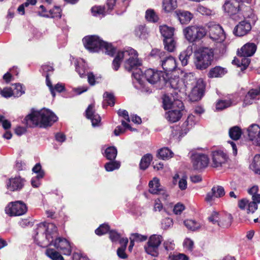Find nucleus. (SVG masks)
<instances>
[{"label":"nucleus","instance_id":"nucleus-12","mask_svg":"<svg viewBox=\"0 0 260 260\" xmlns=\"http://www.w3.org/2000/svg\"><path fill=\"white\" fill-rule=\"evenodd\" d=\"M209 34L212 40L218 43L222 42L225 39L222 28L218 24H214L210 26Z\"/></svg>","mask_w":260,"mask_h":260},{"label":"nucleus","instance_id":"nucleus-63","mask_svg":"<svg viewBox=\"0 0 260 260\" xmlns=\"http://www.w3.org/2000/svg\"><path fill=\"white\" fill-rule=\"evenodd\" d=\"M109 237L112 242H116L120 239V236L117 232L111 231L109 232Z\"/></svg>","mask_w":260,"mask_h":260},{"label":"nucleus","instance_id":"nucleus-22","mask_svg":"<svg viewBox=\"0 0 260 260\" xmlns=\"http://www.w3.org/2000/svg\"><path fill=\"white\" fill-rule=\"evenodd\" d=\"M256 50V45L253 43L248 42L243 46L238 53L241 57L252 56Z\"/></svg>","mask_w":260,"mask_h":260},{"label":"nucleus","instance_id":"nucleus-45","mask_svg":"<svg viewBox=\"0 0 260 260\" xmlns=\"http://www.w3.org/2000/svg\"><path fill=\"white\" fill-rule=\"evenodd\" d=\"M184 224L188 230L192 231L197 230L201 227L199 223L193 220H186L184 221Z\"/></svg>","mask_w":260,"mask_h":260},{"label":"nucleus","instance_id":"nucleus-38","mask_svg":"<svg viewBox=\"0 0 260 260\" xmlns=\"http://www.w3.org/2000/svg\"><path fill=\"white\" fill-rule=\"evenodd\" d=\"M230 137L234 140H237L240 139L242 132L241 128L238 126H235L231 127L229 132Z\"/></svg>","mask_w":260,"mask_h":260},{"label":"nucleus","instance_id":"nucleus-1","mask_svg":"<svg viewBox=\"0 0 260 260\" xmlns=\"http://www.w3.org/2000/svg\"><path fill=\"white\" fill-rule=\"evenodd\" d=\"M35 240L42 246L53 245L64 255L71 254V246L66 239L58 237L57 227L52 223H41L36 230Z\"/></svg>","mask_w":260,"mask_h":260},{"label":"nucleus","instance_id":"nucleus-5","mask_svg":"<svg viewBox=\"0 0 260 260\" xmlns=\"http://www.w3.org/2000/svg\"><path fill=\"white\" fill-rule=\"evenodd\" d=\"M206 34V28L201 25H190L183 29V34L185 39L191 43L200 41Z\"/></svg>","mask_w":260,"mask_h":260},{"label":"nucleus","instance_id":"nucleus-42","mask_svg":"<svg viewBox=\"0 0 260 260\" xmlns=\"http://www.w3.org/2000/svg\"><path fill=\"white\" fill-rule=\"evenodd\" d=\"M232 104L231 100H220L216 104V109L217 110H222L230 107Z\"/></svg>","mask_w":260,"mask_h":260},{"label":"nucleus","instance_id":"nucleus-8","mask_svg":"<svg viewBox=\"0 0 260 260\" xmlns=\"http://www.w3.org/2000/svg\"><path fill=\"white\" fill-rule=\"evenodd\" d=\"M27 210L26 205L20 201L11 202L5 208L6 213L10 216H20L24 214Z\"/></svg>","mask_w":260,"mask_h":260},{"label":"nucleus","instance_id":"nucleus-47","mask_svg":"<svg viewBox=\"0 0 260 260\" xmlns=\"http://www.w3.org/2000/svg\"><path fill=\"white\" fill-rule=\"evenodd\" d=\"M120 166V163L119 161L111 160L105 165V168L107 171L111 172L119 169Z\"/></svg>","mask_w":260,"mask_h":260},{"label":"nucleus","instance_id":"nucleus-28","mask_svg":"<svg viewBox=\"0 0 260 260\" xmlns=\"http://www.w3.org/2000/svg\"><path fill=\"white\" fill-rule=\"evenodd\" d=\"M252 201L248 205L247 213L253 214L257 209V204L260 203V194H257L252 197Z\"/></svg>","mask_w":260,"mask_h":260},{"label":"nucleus","instance_id":"nucleus-51","mask_svg":"<svg viewBox=\"0 0 260 260\" xmlns=\"http://www.w3.org/2000/svg\"><path fill=\"white\" fill-rule=\"evenodd\" d=\"M104 101L107 103V105L113 106L115 104L114 95L111 93L105 92L103 95Z\"/></svg>","mask_w":260,"mask_h":260},{"label":"nucleus","instance_id":"nucleus-14","mask_svg":"<svg viewBox=\"0 0 260 260\" xmlns=\"http://www.w3.org/2000/svg\"><path fill=\"white\" fill-rule=\"evenodd\" d=\"M163 107L165 110L173 108H182L183 104L181 100L175 99L174 97L164 95L162 98Z\"/></svg>","mask_w":260,"mask_h":260},{"label":"nucleus","instance_id":"nucleus-62","mask_svg":"<svg viewBox=\"0 0 260 260\" xmlns=\"http://www.w3.org/2000/svg\"><path fill=\"white\" fill-rule=\"evenodd\" d=\"M197 10L200 13L203 15H210L212 13L211 10L202 6H199Z\"/></svg>","mask_w":260,"mask_h":260},{"label":"nucleus","instance_id":"nucleus-48","mask_svg":"<svg viewBox=\"0 0 260 260\" xmlns=\"http://www.w3.org/2000/svg\"><path fill=\"white\" fill-rule=\"evenodd\" d=\"M146 19L152 22H156L158 20V16L156 14L153 10L149 9L146 12Z\"/></svg>","mask_w":260,"mask_h":260},{"label":"nucleus","instance_id":"nucleus-53","mask_svg":"<svg viewBox=\"0 0 260 260\" xmlns=\"http://www.w3.org/2000/svg\"><path fill=\"white\" fill-rule=\"evenodd\" d=\"M198 80L192 73L187 74L185 77V81L187 85H193Z\"/></svg>","mask_w":260,"mask_h":260},{"label":"nucleus","instance_id":"nucleus-23","mask_svg":"<svg viewBox=\"0 0 260 260\" xmlns=\"http://www.w3.org/2000/svg\"><path fill=\"white\" fill-rule=\"evenodd\" d=\"M24 180L19 176L10 178L7 183V188L11 191L21 189L24 186Z\"/></svg>","mask_w":260,"mask_h":260},{"label":"nucleus","instance_id":"nucleus-34","mask_svg":"<svg viewBox=\"0 0 260 260\" xmlns=\"http://www.w3.org/2000/svg\"><path fill=\"white\" fill-rule=\"evenodd\" d=\"M192 54V48L188 47L187 49L182 52L179 55V59L181 62L182 65L186 66L188 63V60Z\"/></svg>","mask_w":260,"mask_h":260},{"label":"nucleus","instance_id":"nucleus-44","mask_svg":"<svg viewBox=\"0 0 260 260\" xmlns=\"http://www.w3.org/2000/svg\"><path fill=\"white\" fill-rule=\"evenodd\" d=\"M241 60L239 59H234L233 60V63H235L238 67L242 66L241 70H245L247 68L250 63V59L247 58V57H241Z\"/></svg>","mask_w":260,"mask_h":260},{"label":"nucleus","instance_id":"nucleus-17","mask_svg":"<svg viewBox=\"0 0 260 260\" xmlns=\"http://www.w3.org/2000/svg\"><path fill=\"white\" fill-rule=\"evenodd\" d=\"M127 57L128 58L126 59L124 62V67L126 70L131 71L136 69L141 64L138 58V53L136 50L135 53L130 54Z\"/></svg>","mask_w":260,"mask_h":260},{"label":"nucleus","instance_id":"nucleus-2","mask_svg":"<svg viewBox=\"0 0 260 260\" xmlns=\"http://www.w3.org/2000/svg\"><path fill=\"white\" fill-rule=\"evenodd\" d=\"M57 120V116L50 110L43 109L40 111H32L23 120L27 126L34 127L40 123L44 126H50Z\"/></svg>","mask_w":260,"mask_h":260},{"label":"nucleus","instance_id":"nucleus-13","mask_svg":"<svg viewBox=\"0 0 260 260\" xmlns=\"http://www.w3.org/2000/svg\"><path fill=\"white\" fill-rule=\"evenodd\" d=\"M248 138L253 144L260 146V127L256 124L251 125L247 130Z\"/></svg>","mask_w":260,"mask_h":260},{"label":"nucleus","instance_id":"nucleus-7","mask_svg":"<svg viewBox=\"0 0 260 260\" xmlns=\"http://www.w3.org/2000/svg\"><path fill=\"white\" fill-rule=\"evenodd\" d=\"M162 240V237L160 235L151 236L145 246V251L153 256H157L158 255V247Z\"/></svg>","mask_w":260,"mask_h":260},{"label":"nucleus","instance_id":"nucleus-41","mask_svg":"<svg viewBox=\"0 0 260 260\" xmlns=\"http://www.w3.org/2000/svg\"><path fill=\"white\" fill-rule=\"evenodd\" d=\"M45 253L52 260H64L62 256L54 249H47L46 250Z\"/></svg>","mask_w":260,"mask_h":260},{"label":"nucleus","instance_id":"nucleus-36","mask_svg":"<svg viewBox=\"0 0 260 260\" xmlns=\"http://www.w3.org/2000/svg\"><path fill=\"white\" fill-rule=\"evenodd\" d=\"M232 216L231 214L226 215L222 217L220 216L218 226L223 228H228L231 224Z\"/></svg>","mask_w":260,"mask_h":260},{"label":"nucleus","instance_id":"nucleus-52","mask_svg":"<svg viewBox=\"0 0 260 260\" xmlns=\"http://www.w3.org/2000/svg\"><path fill=\"white\" fill-rule=\"evenodd\" d=\"M166 53L163 51H161L158 49H153L150 52V55L154 57L157 59H159V61L165 57V55Z\"/></svg>","mask_w":260,"mask_h":260},{"label":"nucleus","instance_id":"nucleus-58","mask_svg":"<svg viewBox=\"0 0 260 260\" xmlns=\"http://www.w3.org/2000/svg\"><path fill=\"white\" fill-rule=\"evenodd\" d=\"M194 243L189 238H186L183 242V246L189 251H191L193 248Z\"/></svg>","mask_w":260,"mask_h":260},{"label":"nucleus","instance_id":"nucleus-20","mask_svg":"<svg viewBox=\"0 0 260 260\" xmlns=\"http://www.w3.org/2000/svg\"><path fill=\"white\" fill-rule=\"evenodd\" d=\"M184 109V106L181 109L179 108L171 109V110L166 113L165 116L166 119L172 123L179 121L182 116V112Z\"/></svg>","mask_w":260,"mask_h":260},{"label":"nucleus","instance_id":"nucleus-9","mask_svg":"<svg viewBox=\"0 0 260 260\" xmlns=\"http://www.w3.org/2000/svg\"><path fill=\"white\" fill-rule=\"evenodd\" d=\"M192 166L194 170H202L206 168L209 164L208 156L202 153H194L191 156Z\"/></svg>","mask_w":260,"mask_h":260},{"label":"nucleus","instance_id":"nucleus-3","mask_svg":"<svg viewBox=\"0 0 260 260\" xmlns=\"http://www.w3.org/2000/svg\"><path fill=\"white\" fill-rule=\"evenodd\" d=\"M84 47L90 52H98L100 49H104L105 53L113 56L115 53V48L111 44L101 40L97 36H86L83 39Z\"/></svg>","mask_w":260,"mask_h":260},{"label":"nucleus","instance_id":"nucleus-49","mask_svg":"<svg viewBox=\"0 0 260 260\" xmlns=\"http://www.w3.org/2000/svg\"><path fill=\"white\" fill-rule=\"evenodd\" d=\"M13 95L15 98H18L25 93V89L20 83L15 84V87L12 89Z\"/></svg>","mask_w":260,"mask_h":260},{"label":"nucleus","instance_id":"nucleus-29","mask_svg":"<svg viewBox=\"0 0 260 260\" xmlns=\"http://www.w3.org/2000/svg\"><path fill=\"white\" fill-rule=\"evenodd\" d=\"M259 93L260 86L258 90L256 89H252L250 90L245 97L243 104L245 105L251 104L252 103L253 100L255 99Z\"/></svg>","mask_w":260,"mask_h":260},{"label":"nucleus","instance_id":"nucleus-56","mask_svg":"<svg viewBox=\"0 0 260 260\" xmlns=\"http://www.w3.org/2000/svg\"><path fill=\"white\" fill-rule=\"evenodd\" d=\"M32 171L37 174L38 178H42L44 175V173L41 169V166L40 164H37L35 167L32 168Z\"/></svg>","mask_w":260,"mask_h":260},{"label":"nucleus","instance_id":"nucleus-37","mask_svg":"<svg viewBox=\"0 0 260 260\" xmlns=\"http://www.w3.org/2000/svg\"><path fill=\"white\" fill-rule=\"evenodd\" d=\"M162 7L166 12H169L176 8L177 2L176 0H163Z\"/></svg>","mask_w":260,"mask_h":260},{"label":"nucleus","instance_id":"nucleus-24","mask_svg":"<svg viewBox=\"0 0 260 260\" xmlns=\"http://www.w3.org/2000/svg\"><path fill=\"white\" fill-rule=\"evenodd\" d=\"M161 74V73L157 71L149 69L145 71L144 77L149 83L154 84L160 80Z\"/></svg>","mask_w":260,"mask_h":260},{"label":"nucleus","instance_id":"nucleus-43","mask_svg":"<svg viewBox=\"0 0 260 260\" xmlns=\"http://www.w3.org/2000/svg\"><path fill=\"white\" fill-rule=\"evenodd\" d=\"M250 167L255 173L260 174V155L254 157Z\"/></svg>","mask_w":260,"mask_h":260},{"label":"nucleus","instance_id":"nucleus-33","mask_svg":"<svg viewBox=\"0 0 260 260\" xmlns=\"http://www.w3.org/2000/svg\"><path fill=\"white\" fill-rule=\"evenodd\" d=\"M173 152L168 148L164 147L160 149L157 152V156L163 160L169 159L173 157Z\"/></svg>","mask_w":260,"mask_h":260},{"label":"nucleus","instance_id":"nucleus-57","mask_svg":"<svg viewBox=\"0 0 260 260\" xmlns=\"http://www.w3.org/2000/svg\"><path fill=\"white\" fill-rule=\"evenodd\" d=\"M208 219L213 224H217L218 225V222H219L220 219V215L219 213L214 211L211 216L209 217Z\"/></svg>","mask_w":260,"mask_h":260},{"label":"nucleus","instance_id":"nucleus-30","mask_svg":"<svg viewBox=\"0 0 260 260\" xmlns=\"http://www.w3.org/2000/svg\"><path fill=\"white\" fill-rule=\"evenodd\" d=\"M159 30L164 39L172 38L174 36V29L173 27L164 25L159 26Z\"/></svg>","mask_w":260,"mask_h":260},{"label":"nucleus","instance_id":"nucleus-64","mask_svg":"<svg viewBox=\"0 0 260 260\" xmlns=\"http://www.w3.org/2000/svg\"><path fill=\"white\" fill-rule=\"evenodd\" d=\"M184 210V205L183 204L178 203L174 207L173 212L175 214H180Z\"/></svg>","mask_w":260,"mask_h":260},{"label":"nucleus","instance_id":"nucleus-18","mask_svg":"<svg viewBox=\"0 0 260 260\" xmlns=\"http://www.w3.org/2000/svg\"><path fill=\"white\" fill-rule=\"evenodd\" d=\"M135 50L131 48H129L124 51L119 52L113 61V69L115 71H117L120 66L121 60L123 58L126 59L127 57L129 56L130 54L135 53Z\"/></svg>","mask_w":260,"mask_h":260},{"label":"nucleus","instance_id":"nucleus-32","mask_svg":"<svg viewBox=\"0 0 260 260\" xmlns=\"http://www.w3.org/2000/svg\"><path fill=\"white\" fill-rule=\"evenodd\" d=\"M39 15L41 16L45 17L60 18L61 9L59 7L55 6L53 9L50 10L48 14H45L39 12Z\"/></svg>","mask_w":260,"mask_h":260},{"label":"nucleus","instance_id":"nucleus-25","mask_svg":"<svg viewBox=\"0 0 260 260\" xmlns=\"http://www.w3.org/2000/svg\"><path fill=\"white\" fill-rule=\"evenodd\" d=\"M93 108V104L88 106L86 110V116L88 119L91 120L92 125L94 127L99 125L101 119L100 115L95 112Z\"/></svg>","mask_w":260,"mask_h":260},{"label":"nucleus","instance_id":"nucleus-16","mask_svg":"<svg viewBox=\"0 0 260 260\" xmlns=\"http://www.w3.org/2000/svg\"><path fill=\"white\" fill-rule=\"evenodd\" d=\"M160 64L165 72H172L177 68V64L175 58L170 56L165 55V57L160 61Z\"/></svg>","mask_w":260,"mask_h":260},{"label":"nucleus","instance_id":"nucleus-11","mask_svg":"<svg viewBox=\"0 0 260 260\" xmlns=\"http://www.w3.org/2000/svg\"><path fill=\"white\" fill-rule=\"evenodd\" d=\"M227 154L221 150L213 151L212 153V166L214 168L221 167L228 160Z\"/></svg>","mask_w":260,"mask_h":260},{"label":"nucleus","instance_id":"nucleus-39","mask_svg":"<svg viewBox=\"0 0 260 260\" xmlns=\"http://www.w3.org/2000/svg\"><path fill=\"white\" fill-rule=\"evenodd\" d=\"M117 154V150L116 147L110 146L106 149L105 151V156L107 159L110 160H114Z\"/></svg>","mask_w":260,"mask_h":260},{"label":"nucleus","instance_id":"nucleus-21","mask_svg":"<svg viewBox=\"0 0 260 260\" xmlns=\"http://www.w3.org/2000/svg\"><path fill=\"white\" fill-rule=\"evenodd\" d=\"M149 192L152 194H159L162 196L164 199H166L168 195L162 189L160 185L159 180L157 178H154L149 183Z\"/></svg>","mask_w":260,"mask_h":260},{"label":"nucleus","instance_id":"nucleus-4","mask_svg":"<svg viewBox=\"0 0 260 260\" xmlns=\"http://www.w3.org/2000/svg\"><path fill=\"white\" fill-rule=\"evenodd\" d=\"M194 64L201 70L207 69L211 64L214 53L212 49L205 47L199 49L194 53Z\"/></svg>","mask_w":260,"mask_h":260},{"label":"nucleus","instance_id":"nucleus-31","mask_svg":"<svg viewBox=\"0 0 260 260\" xmlns=\"http://www.w3.org/2000/svg\"><path fill=\"white\" fill-rule=\"evenodd\" d=\"M226 73L224 69L220 67H215L211 69L209 73L208 76L210 78H218L224 75Z\"/></svg>","mask_w":260,"mask_h":260},{"label":"nucleus","instance_id":"nucleus-19","mask_svg":"<svg viewBox=\"0 0 260 260\" xmlns=\"http://www.w3.org/2000/svg\"><path fill=\"white\" fill-rule=\"evenodd\" d=\"M251 26L249 22L246 21H242L239 23L234 29V34L238 37H242L251 30Z\"/></svg>","mask_w":260,"mask_h":260},{"label":"nucleus","instance_id":"nucleus-50","mask_svg":"<svg viewBox=\"0 0 260 260\" xmlns=\"http://www.w3.org/2000/svg\"><path fill=\"white\" fill-rule=\"evenodd\" d=\"M169 83L172 88L178 89L180 87L181 82L178 76L171 77L169 78L167 83Z\"/></svg>","mask_w":260,"mask_h":260},{"label":"nucleus","instance_id":"nucleus-27","mask_svg":"<svg viewBox=\"0 0 260 260\" xmlns=\"http://www.w3.org/2000/svg\"><path fill=\"white\" fill-rule=\"evenodd\" d=\"M175 13L181 24H187L192 18V14L188 11L177 10Z\"/></svg>","mask_w":260,"mask_h":260},{"label":"nucleus","instance_id":"nucleus-26","mask_svg":"<svg viewBox=\"0 0 260 260\" xmlns=\"http://www.w3.org/2000/svg\"><path fill=\"white\" fill-rule=\"evenodd\" d=\"M198 118L197 119L195 116L192 114L189 115L186 120L183 123L182 125L181 133L180 136L187 134V132L193 126L198 122Z\"/></svg>","mask_w":260,"mask_h":260},{"label":"nucleus","instance_id":"nucleus-40","mask_svg":"<svg viewBox=\"0 0 260 260\" xmlns=\"http://www.w3.org/2000/svg\"><path fill=\"white\" fill-rule=\"evenodd\" d=\"M152 158V156L150 154H147L143 156L140 163V168L141 170H146L150 165Z\"/></svg>","mask_w":260,"mask_h":260},{"label":"nucleus","instance_id":"nucleus-61","mask_svg":"<svg viewBox=\"0 0 260 260\" xmlns=\"http://www.w3.org/2000/svg\"><path fill=\"white\" fill-rule=\"evenodd\" d=\"M173 225V220L170 218H166L161 221L162 228L164 229H167Z\"/></svg>","mask_w":260,"mask_h":260},{"label":"nucleus","instance_id":"nucleus-10","mask_svg":"<svg viewBox=\"0 0 260 260\" xmlns=\"http://www.w3.org/2000/svg\"><path fill=\"white\" fill-rule=\"evenodd\" d=\"M192 89L189 94L190 100L192 102L200 100L203 95L205 84L202 79H199L196 84L192 85Z\"/></svg>","mask_w":260,"mask_h":260},{"label":"nucleus","instance_id":"nucleus-60","mask_svg":"<svg viewBox=\"0 0 260 260\" xmlns=\"http://www.w3.org/2000/svg\"><path fill=\"white\" fill-rule=\"evenodd\" d=\"M91 11L93 15L98 16L100 15H103L104 12V9L100 6L93 7Z\"/></svg>","mask_w":260,"mask_h":260},{"label":"nucleus","instance_id":"nucleus-54","mask_svg":"<svg viewBox=\"0 0 260 260\" xmlns=\"http://www.w3.org/2000/svg\"><path fill=\"white\" fill-rule=\"evenodd\" d=\"M110 230L109 226L107 224H103L96 229L95 233L96 235L101 236L106 234Z\"/></svg>","mask_w":260,"mask_h":260},{"label":"nucleus","instance_id":"nucleus-46","mask_svg":"<svg viewBox=\"0 0 260 260\" xmlns=\"http://www.w3.org/2000/svg\"><path fill=\"white\" fill-rule=\"evenodd\" d=\"M165 48L169 52H173L175 49L176 43L173 38H168V39H164Z\"/></svg>","mask_w":260,"mask_h":260},{"label":"nucleus","instance_id":"nucleus-15","mask_svg":"<svg viewBox=\"0 0 260 260\" xmlns=\"http://www.w3.org/2000/svg\"><path fill=\"white\" fill-rule=\"evenodd\" d=\"M225 195L224 188L219 185L214 186L211 191L207 193L205 198V201L208 203H211L215 198H219Z\"/></svg>","mask_w":260,"mask_h":260},{"label":"nucleus","instance_id":"nucleus-55","mask_svg":"<svg viewBox=\"0 0 260 260\" xmlns=\"http://www.w3.org/2000/svg\"><path fill=\"white\" fill-rule=\"evenodd\" d=\"M131 238H132L133 240L135 242H137L145 241L147 239V236L142 235L138 233L132 234Z\"/></svg>","mask_w":260,"mask_h":260},{"label":"nucleus","instance_id":"nucleus-59","mask_svg":"<svg viewBox=\"0 0 260 260\" xmlns=\"http://www.w3.org/2000/svg\"><path fill=\"white\" fill-rule=\"evenodd\" d=\"M0 92L2 95L6 98H10L13 95V91L11 88H4L3 89H0Z\"/></svg>","mask_w":260,"mask_h":260},{"label":"nucleus","instance_id":"nucleus-35","mask_svg":"<svg viewBox=\"0 0 260 260\" xmlns=\"http://www.w3.org/2000/svg\"><path fill=\"white\" fill-rule=\"evenodd\" d=\"M135 35L140 39H146L147 36V31L144 25L137 26L134 31Z\"/></svg>","mask_w":260,"mask_h":260},{"label":"nucleus","instance_id":"nucleus-6","mask_svg":"<svg viewBox=\"0 0 260 260\" xmlns=\"http://www.w3.org/2000/svg\"><path fill=\"white\" fill-rule=\"evenodd\" d=\"M242 5L238 0H226L222 7L225 13L233 19L237 20V17L240 15Z\"/></svg>","mask_w":260,"mask_h":260}]
</instances>
